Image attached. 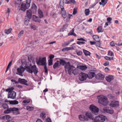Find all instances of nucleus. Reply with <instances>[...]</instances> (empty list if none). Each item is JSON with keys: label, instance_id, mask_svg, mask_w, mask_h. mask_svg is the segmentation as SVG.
<instances>
[{"label": "nucleus", "instance_id": "2", "mask_svg": "<svg viewBox=\"0 0 122 122\" xmlns=\"http://www.w3.org/2000/svg\"><path fill=\"white\" fill-rule=\"evenodd\" d=\"M26 71L32 74L34 72L35 75H36L38 72V69L36 67L35 65H34L31 67L26 66Z\"/></svg>", "mask_w": 122, "mask_h": 122}, {"label": "nucleus", "instance_id": "27", "mask_svg": "<svg viewBox=\"0 0 122 122\" xmlns=\"http://www.w3.org/2000/svg\"><path fill=\"white\" fill-rule=\"evenodd\" d=\"M64 0H61L60 2V5L61 9L62 8H64Z\"/></svg>", "mask_w": 122, "mask_h": 122}, {"label": "nucleus", "instance_id": "17", "mask_svg": "<svg viewBox=\"0 0 122 122\" xmlns=\"http://www.w3.org/2000/svg\"><path fill=\"white\" fill-rule=\"evenodd\" d=\"M103 110L107 113H109L112 114L114 112V110L113 109L111 108H103Z\"/></svg>", "mask_w": 122, "mask_h": 122}, {"label": "nucleus", "instance_id": "1", "mask_svg": "<svg viewBox=\"0 0 122 122\" xmlns=\"http://www.w3.org/2000/svg\"><path fill=\"white\" fill-rule=\"evenodd\" d=\"M86 117H87L94 120L95 122H100L103 121L105 120L104 117L102 115H100L98 116H97L95 118L93 117L92 113L90 112H86L85 114Z\"/></svg>", "mask_w": 122, "mask_h": 122}, {"label": "nucleus", "instance_id": "22", "mask_svg": "<svg viewBox=\"0 0 122 122\" xmlns=\"http://www.w3.org/2000/svg\"><path fill=\"white\" fill-rule=\"evenodd\" d=\"M62 15V17L64 18H65L66 17V13L64 8H62L61 9Z\"/></svg>", "mask_w": 122, "mask_h": 122}, {"label": "nucleus", "instance_id": "56", "mask_svg": "<svg viewBox=\"0 0 122 122\" xmlns=\"http://www.w3.org/2000/svg\"><path fill=\"white\" fill-rule=\"evenodd\" d=\"M22 1V0H17L16 1V3L17 4H20Z\"/></svg>", "mask_w": 122, "mask_h": 122}, {"label": "nucleus", "instance_id": "57", "mask_svg": "<svg viewBox=\"0 0 122 122\" xmlns=\"http://www.w3.org/2000/svg\"><path fill=\"white\" fill-rule=\"evenodd\" d=\"M77 43L79 45H81L82 44H85V43L83 41H78L77 42Z\"/></svg>", "mask_w": 122, "mask_h": 122}, {"label": "nucleus", "instance_id": "32", "mask_svg": "<svg viewBox=\"0 0 122 122\" xmlns=\"http://www.w3.org/2000/svg\"><path fill=\"white\" fill-rule=\"evenodd\" d=\"M83 52L85 55L86 56H90V52L88 51H87L85 50H83Z\"/></svg>", "mask_w": 122, "mask_h": 122}, {"label": "nucleus", "instance_id": "28", "mask_svg": "<svg viewBox=\"0 0 122 122\" xmlns=\"http://www.w3.org/2000/svg\"><path fill=\"white\" fill-rule=\"evenodd\" d=\"M10 103L11 104L16 105L18 104L19 102L16 100L11 101H9Z\"/></svg>", "mask_w": 122, "mask_h": 122}, {"label": "nucleus", "instance_id": "13", "mask_svg": "<svg viewBox=\"0 0 122 122\" xmlns=\"http://www.w3.org/2000/svg\"><path fill=\"white\" fill-rule=\"evenodd\" d=\"M19 82L23 85H25L27 86H28L29 85L27 84V83L28 82L27 81V80H26L24 79H21L20 78H19L18 79Z\"/></svg>", "mask_w": 122, "mask_h": 122}, {"label": "nucleus", "instance_id": "33", "mask_svg": "<svg viewBox=\"0 0 122 122\" xmlns=\"http://www.w3.org/2000/svg\"><path fill=\"white\" fill-rule=\"evenodd\" d=\"M97 31L98 33L102 32L103 31L102 30V27L101 26H99L98 27L97 29Z\"/></svg>", "mask_w": 122, "mask_h": 122}, {"label": "nucleus", "instance_id": "14", "mask_svg": "<svg viewBox=\"0 0 122 122\" xmlns=\"http://www.w3.org/2000/svg\"><path fill=\"white\" fill-rule=\"evenodd\" d=\"M32 12L30 9H29L26 11V17L29 19H30L32 18Z\"/></svg>", "mask_w": 122, "mask_h": 122}, {"label": "nucleus", "instance_id": "20", "mask_svg": "<svg viewBox=\"0 0 122 122\" xmlns=\"http://www.w3.org/2000/svg\"><path fill=\"white\" fill-rule=\"evenodd\" d=\"M79 118L81 121H87L88 120L87 117H85L83 115H80L79 116Z\"/></svg>", "mask_w": 122, "mask_h": 122}, {"label": "nucleus", "instance_id": "64", "mask_svg": "<svg viewBox=\"0 0 122 122\" xmlns=\"http://www.w3.org/2000/svg\"><path fill=\"white\" fill-rule=\"evenodd\" d=\"M46 122H51V119L49 118H47L46 120Z\"/></svg>", "mask_w": 122, "mask_h": 122}, {"label": "nucleus", "instance_id": "6", "mask_svg": "<svg viewBox=\"0 0 122 122\" xmlns=\"http://www.w3.org/2000/svg\"><path fill=\"white\" fill-rule=\"evenodd\" d=\"M36 62L37 64L40 66L45 65L46 63V58L45 57L42 58L40 57L39 60L36 61Z\"/></svg>", "mask_w": 122, "mask_h": 122}, {"label": "nucleus", "instance_id": "29", "mask_svg": "<svg viewBox=\"0 0 122 122\" xmlns=\"http://www.w3.org/2000/svg\"><path fill=\"white\" fill-rule=\"evenodd\" d=\"M79 73L78 70L75 67V69L72 71V73H73L74 75H76L78 74Z\"/></svg>", "mask_w": 122, "mask_h": 122}, {"label": "nucleus", "instance_id": "31", "mask_svg": "<svg viewBox=\"0 0 122 122\" xmlns=\"http://www.w3.org/2000/svg\"><path fill=\"white\" fill-rule=\"evenodd\" d=\"M71 3H75V1L74 0H66L65 3L67 4H69Z\"/></svg>", "mask_w": 122, "mask_h": 122}, {"label": "nucleus", "instance_id": "26", "mask_svg": "<svg viewBox=\"0 0 122 122\" xmlns=\"http://www.w3.org/2000/svg\"><path fill=\"white\" fill-rule=\"evenodd\" d=\"M40 117L44 120L45 119L46 115L45 113L44 112H42L40 115Z\"/></svg>", "mask_w": 122, "mask_h": 122}, {"label": "nucleus", "instance_id": "49", "mask_svg": "<svg viewBox=\"0 0 122 122\" xmlns=\"http://www.w3.org/2000/svg\"><path fill=\"white\" fill-rule=\"evenodd\" d=\"M2 106L5 109L7 108L8 107L7 104L5 103L3 104L2 105Z\"/></svg>", "mask_w": 122, "mask_h": 122}, {"label": "nucleus", "instance_id": "58", "mask_svg": "<svg viewBox=\"0 0 122 122\" xmlns=\"http://www.w3.org/2000/svg\"><path fill=\"white\" fill-rule=\"evenodd\" d=\"M76 53L78 55L80 56L81 55L82 52L81 51H76Z\"/></svg>", "mask_w": 122, "mask_h": 122}, {"label": "nucleus", "instance_id": "42", "mask_svg": "<svg viewBox=\"0 0 122 122\" xmlns=\"http://www.w3.org/2000/svg\"><path fill=\"white\" fill-rule=\"evenodd\" d=\"M108 55L111 56H114L113 53L110 51H109L108 52Z\"/></svg>", "mask_w": 122, "mask_h": 122}, {"label": "nucleus", "instance_id": "34", "mask_svg": "<svg viewBox=\"0 0 122 122\" xmlns=\"http://www.w3.org/2000/svg\"><path fill=\"white\" fill-rule=\"evenodd\" d=\"M108 97L109 98L111 99L116 100V98L114 96L111 94H109L108 95Z\"/></svg>", "mask_w": 122, "mask_h": 122}, {"label": "nucleus", "instance_id": "19", "mask_svg": "<svg viewBox=\"0 0 122 122\" xmlns=\"http://www.w3.org/2000/svg\"><path fill=\"white\" fill-rule=\"evenodd\" d=\"M96 77L97 79L103 80L104 78V76L101 73L97 74L96 76Z\"/></svg>", "mask_w": 122, "mask_h": 122}, {"label": "nucleus", "instance_id": "60", "mask_svg": "<svg viewBox=\"0 0 122 122\" xmlns=\"http://www.w3.org/2000/svg\"><path fill=\"white\" fill-rule=\"evenodd\" d=\"M77 40L78 41H86V40L82 38L78 39Z\"/></svg>", "mask_w": 122, "mask_h": 122}, {"label": "nucleus", "instance_id": "37", "mask_svg": "<svg viewBox=\"0 0 122 122\" xmlns=\"http://www.w3.org/2000/svg\"><path fill=\"white\" fill-rule=\"evenodd\" d=\"M12 108H10L9 109H7L6 110L4 111V113H10L12 111Z\"/></svg>", "mask_w": 122, "mask_h": 122}, {"label": "nucleus", "instance_id": "5", "mask_svg": "<svg viewBox=\"0 0 122 122\" xmlns=\"http://www.w3.org/2000/svg\"><path fill=\"white\" fill-rule=\"evenodd\" d=\"M98 102L99 103L104 106H107L108 103L107 98L103 96L100 97Z\"/></svg>", "mask_w": 122, "mask_h": 122}, {"label": "nucleus", "instance_id": "59", "mask_svg": "<svg viewBox=\"0 0 122 122\" xmlns=\"http://www.w3.org/2000/svg\"><path fill=\"white\" fill-rule=\"evenodd\" d=\"M6 119L7 120H10L11 119V118L10 116L9 115H7L6 116Z\"/></svg>", "mask_w": 122, "mask_h": 122}, {"label": "nucleus", "instance_id": "21", "mask_svg": "<svg viewBox=\"0 0 122 122\" xmlns=\"http://www.w3.org/2000/svg\"><path fill=\"white\" fill-rule=\"evenodd\" d=\"M95 74L94 72L91 71L87 75V77L89 79H91L95 76Z\"/></svg>", "mask_w": 122, "mask_h": 122}, {"label": "nucleus", "instance_id": "39", "mask_svg": "<svg viewBox=\"0 0 122 122\" xmlns=\"http://www.w3.org/2000/svg\"><path fill=\"white\" fill-rule=\"evenodd\" d=\"M90 11L89 9H86L85 10V14L86 15H88L89 14Z\"/></svg>", "mask_w": 122, "mask_h": 122}, {"label": "nucleus", "instance_id": "7", "mask_svg": "<svg viewBox=\"0 0 122 122\" xmlns=\"http://www.w3.org/2000/svg\"><path fill=\"white\" fill-rule=\"evenodd\" d=\"M87 77V74L81 72L79 75V79L81 81L85 80Z\"/></svg>", "mask_w": 122, "mask_h": 122}, {"label": "nucleus", "instance_id": "51", "mask_svg": "<svg viewBox=\"0 0 122 122\" xmlns=\"http://www.w3.org/2000/svg\"><path fill=\"white\" fill-rule=\"evenodd\" d=\"M53 61L52 60L49 59L48 60V65L49 66H51L52 65Z\"/></svg>", "mask_w": 122, "mask_h": 122}, {"label": "nucleus", "instance_id": "46", "mask_svg": "<svg viewBox=\"0 0 122 122\" xmlns=\"http://www.w3.org/2000/svg\"><path fill=\"white\" fill-rule=\"evenodd\" d=\"M46 64H46L45 65H43L44 66V69L45 70V72L46 73H47L48 72V69L47 67Z\"/></svg>", "mask_w": 122, "mask_h": 122}, {"label": "nucleus", "instance_id": "16", "mask_svg": "<svg viewBox=\"0 0 122 122\" xmlns=\"http://www.w3.org/2000/svg\"><path fill=\"white\" fill-rule=\"evenodd\" d=\"M59 61V64L62 66H64V68H66L65 66L68 63H70L69 62H66L63 59H60Z\"/></svg>", "mask_w": 122, "mask_h": 122}, {"label": "nucleus", "instance_id": "45", "mask_svg": "<svg viewBox=\"0 0 122 122\" xmlns=\"http://www.w3.org/2000/svg\"><path fill=\"white\" fill-rule=\"evenodd\" d=\"M101 2L102 3V5H104L106 4L107 2V0H101Z\"/></svg>", "mask_w": 122, "mask_h": 122}, {"label": "nucleus", "instance_id": "25", "mask_svg": "<svg viewBox=\"0 0 122 122\" xmlns=\"http://www.w3.org/2000/svg\"><path fill=\"white\" fill-rule=\"evenodd\" d=\"M59 61H57L54 64L53 66V67L54 69H55L56 68H59Z\"/></svg>", "mask_w": 122, "mask_h": 122}, {"label": "nucleus", "instance_id": "18", "mask_svg": "<svg viewBox=\"0 0 122 122\" xmlns=\"http://www.w3.org/2000/svg\"><path fill=\"white\" fill-rule=\"evenodd\" d=\"M39 17L36 16L35 15H34L33 16V20L37 22L40 23L41 21V20Z\"/></svg>", "mask_w": 122, "mask_h": 122}, {"label": "nucleus", "instance_id": "55", "mask_svg": "<svg viewBox=\"0 0 122 122\" xmlns=\"http://www.w3.org/2000/svg\"><path fill=\"white\" fill-rule=\"evenodd\" d=\"M31 28L34 30H36L37 28L36 26L35 25H31Z\"/></svg>", "mask_w": 122, "mask_h": 122}, {"label": "nucleus", "instance_id": "43", "mask_svg": "<svg viewBox=\"0 0 122 122\" xmlns=\"http://www.w3.org/2000/svg\"><path fill=\"white\" fill-rule=\"evenodd\" d=\"M80 69L83 70L86 69H87V67L85 66H80Z\"/></svg>", "mask_w": 122, "mask_h": 122}, {"label": "nucleus", "instance_id": "8", "mask_svg": "<svg viewBox=\"0 0 122 122\" xmlns=\"http://www.w3.org/2000/svg\"><path fill=\"white\" fill-rule=\"evenodd\" d=\"M25 69V68H24L23 66H20L19 68H17V73H16V74L22 76V74Z\"/></svg>", "mask_w": 122, "mask_h": 122}, {"label": "nucleus", "instance_id": "61", "mask_svg": "<svg viewBox=\"0 0 122 122\" xmlns=\"http://www.w3.org/2000/svg\"><path fill=\"white\" fill-rule=\"evenodd\" d=\"M54 57V56L52 55H51L49 56L50 59L52 60V59Z\"/></svg>", "mask_w": 122, "mask_h": 122}, {"label": "nucleus", "instance_id": "62", "mask_svg": "<svg viewBox=\"0 0 122 122\" xmlns=\"http://www.w3.org/2000/svg\"><path fill=\"white\" fill-rule=\"evenodd\" d=\"M110 46H115L114 43L113 41L110 42Z\"/></svg>", "mask_w": 122, "mask_h": 122}, {"label": "nucleus", "instance_id": "30", "mask_svg": "<svg viewBox=\"0 0 122 122\" xmlns=\"http://www.w3.org/2000/svg\"><path fill=\"white\" fill-rule=\"evenodd\" d=\"M38 13L39 17L40 18H42L43 17L44 15L43 13V12L41 10H39Z\"/></svg>", "mask_w": 122, "mask_h": 122}, {"label": "nucleus", "instance_id": "44", "mask_svg": "<svg viewBox=\"0 0 122 122\" xmlns=\"http://www.w3.org/2000/svg\"><path fill=\"white\" fill-rule=\"evenodd\" d=\"M30 19H25V22L24 23L25 25H28L29 24V21Z\"/></svg>", "mask_w": 122, "mask_h": 122}, {"label": "nucleus", "instance_id": "47", "mask_svg": "<svg viewBox=\"0 0 122 122\" xmlns=\"http://www.w3.org/2000/svg\"><path fill=\"white\" fill-rule=\"evenodd\" d=\"M24 34V31L23 30H21L20 32V33L18 34V36L19 37H20L22 36Z\"/></svg>", "mask_w": 122, "mask_h": 122}, {"label": "nucleus", "instance_id": "50", "mask_svg": "<svg viewBox=\"0 0 122 122\" xmlns=\"http://www.w3.org/2000/svg\"><path fill=\"white\" fill-rule=\"evenodd\" d=\"M57 14L55 13H53L52 15V17L54 19H56L57 17Z\"/></svg>", "mask_w": 122, "mask_h": 122}, {"label": "nucleus", "instance_id": "24", "mask_svg": "<svg viewBox=\"0 0 122 122\" xmlns=\"http://www.w3.org/2000/svg\"><path fill=\"white\" fill-rule=\"evenodd\" d=\"M94 40L97 42L99 41V36L97 35H93L92 36Z\"/></svg>", "mask_w": 122, "mask_h": 122}, {"label": "nucleus", "instance_id": "48", "mask_svg": "<svg viewBox=\"0 0 122 122\" xmlns=\"http://www.w3.org/2000/svg\"><path fill=\"white\" fill-rule=\"evenodd\" d=\"M30 100L25 99L23 101V102L25 104L28 103L30 102Z\"/></svg>", "mask_w": 122, "mask_h": 122}, {"label": "nucleus", "instance_id": "63", "mask_svg": "<svg viewBox=\"0 0 122 122\" xmlns=\"http://www.w3.org/2000/svg\"><path fill=\"white\" fill-rule=\"evenodd\" d=\"M105 59L107 60L110 61V57L107 56H106L104 57Z\"/></svg>", "mask_w": 122, "mask_h": 122}, {"label": "nucleus", "instance_id": "53", "mask_svg": "<svg viewBox=\"0 0 122 122\" xmlns=\"http://www.w3.org/2000/svg\"><path fill=\"white\" fill-rule=\"evenodd\" d=\"M112 20V19L111 17H108L107 18V20L109 24H111V21Z\"/></svg>", "mask_w": 122, "mask_h": 122}, {"label": "nucleus", "instance_id": "41", "mask_svg": "<svg viewBox=\"0 0 122 122\" xmlns=\"http://www.w3.org/2000/svg\"><path fill=\"white\" fill-rule=\"evenodd\" d=\"M74 28H73L71 30L70 32L68 34V36L72 35L74 32Z\"/></svg>", "mask_w": 122, "mask_h": 122}, {"label": "nucleus", "instance_id": "36", "mask_svg": "<svg viewBox=\"0 0 122 122\" xmlns=\"http://www.w3.org/2000/svg\"><path fill=\"white\" fill-rule=\"evenodd\" d=\"M12 29L10 28L8 30H5V33L7 34H8L10 33L12 30Z\"/></svg>", "mask_w": 122, "mask_h": 122}, {"label": "nucleus", "instance_id": "12", "mask_svg": "<svg viewBox=\"0 0 122 122\" xmlns=\"http://www.w3.org/2000/svg\"><path fill=\"white\" fill-rule=\"evenodd\" d=\"M12 111L13 113L15 115H17L20 114V112L18 108H16L15 107L12 108Z\"/></svg>", "mask_w": 122, "mask_h": 122}, {"label": "nucleus", "instance_id": "40", "mask_svg": "<svg viewBox=\"0 0 122 122\" xmlns=\"http://www.w3.org/2000/svg\"><path fill=\"white\" fill-rule=\"evenodd\" d=\"M34 108V107H32L28 106L26 107V109L30 111L33 110Z\"/></svg>", "mask_w": 122, "mask_h": 122}, {"label": "nucleus", "instance_id": "15", "mask_svg": "<svg viewBox=\"0 0 122 122\" xmlns=\"http://www.w3.org/2000/svg\"><path fill=\"white\" fill-rule=\"evenodd\" d=\"M31 10L33 14H35L37 12V7L34 3H33L32 4Z\"/></svg>", "mask_w": 122, "mask_h": 122}, {"label": "nucleus", "instance_id": "54", "mask_svg": "<svg viewBox=\"0 0 122 122\" xmlns=\"http://www.w3.org/2000/svg\"><path fill=\"white\" fill-rule=\"evenodd\" d=\"M77 12V9L76 8H74L73 10V15H75Z\"/></svg>", "mask_w": 122, "mask_h": 122}, {"label": "nucleus", "instance_id": "3", "mask_svg": "<svg viewBox=\"0 0 122 122\" xmlns=\"http://www.w3.org/2000/svg\"><path fill=\"white\" fill-rule=\"evenodd\" d=\"M31 0H26L24 3H22L21 5L20 9L25 11L26 9L29 8L30 6Z\"/></svg>", "mask_w": 122, "mask_h": 122}, {"label": "nucleus", "instance_id": "23", "mask_svg": "<svg viewBox=\"0 0 122 122\" xmlns=\"http://www.w3.org/2000/svg\"><path fill=\"white\" fill-rule=\"evenodd\" d=\"M113 79V77L112 75H110L108 76H106V79L108 82H110Z\"/></svg>", "mask_w": 122, "mask_h": 122}, {"label": "nucleus", "instance_id": "10", "mask_svg": "<svg viewBox=\"0 0 122 122\" xmlns=\"http://www.w3.org/2000/svg\"><path fill=\"white\" fill-rule=\"evenodd\" d=\"M89 108L93 113L97 112L99 111L98 108L93 105L90 106Z\"/></svg>", "mask_w": 122, "mask_h": 122}, {"label": "nucleus", "instance_id": "11", "mask_svg": "<svg viewBox=\"0 0 122 122\" xmlns=\"http://www.w3.org/2000/svg\"><path fill=\"white\" fill-rule=\"evenodd\" d=\"M119 102L118 101H112L110 104V106L112 107H117L119 105Z\"/></svg>", "mask_w": 122, "mask_h": 122}, {"label": "nucleus", "instance_id": "52", "mask_svg": "<svg viewBox=\"0 0 122 122\" xmlns=\"http://www.w3.org/2000/svg\"><path fill=\"white\" fill-rule=\"evenodd\" d=\"M70 43V42L68 41L67 43L66 42H64V43L62 44V46H67Z\"/></svg>", "mask_w": 122, "mask_h": 122}, {"label": "nucleus", "instance_id": "35", "mask_svg": "<svg viewBox=\"0 0 122 122\" xmlns=\"http://www.w3.org/2000/svg\"><path fill=\"white\" fill-rule=\"evenodd\" d=\"M25 63H24L25 65H26V66H25V69H26V66H30V67H31V64H29V63H30V61H29V62H27V61L26 60H25Z\"/></svg>", "mask_w": 122, "mask_h": 122}, {"label": "nucleus", "instance_id": "4", "mask_svg": "<svg viewBox=\"0 0 122 122\" xmlns=\"http://www.w3.org/2000/svg\"><path fill=\"white\" fill-rule=\"evenodd\" d=\"M65 70L66 73L68 72V74L70 75L72 73V71L75 69V67L72 65H71L70 63H68L65 66Z\"/></svg>", "mask_w": 122, "mask_h": 122}, {"label": "nucleus", "instance_id": "38", "mask_svg": "<svg viewBox=\"0 0 122 122\" xmlns=\"http://www.w3.org/2000/svg\"><path fill=\"white\" fill-rule=\"evenodd\" d=\"M12 61H11L9 64L8 66L6 68V70L5 71V72H6L9 69L10 67L11 66L12 63Z\"/></svg>", "mask_w": 122, "mask_h": 122}, {"label": "nucleus", "instance_id": "9", "mask_svg": "<svg viewBox=\"0 0 122 122\" xmlns=\"http://www.w3.org/2000/svg\"><path fill=\"white\" fill-rule=\"evenodd\" d=\"M16 93L14 91H9L8 94V98L15 99L16 98Z\"/></svg>", "mask_w": 122, "mask_h": 122}]
</instances>
